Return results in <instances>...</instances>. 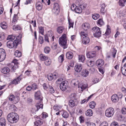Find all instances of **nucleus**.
Segmentation results:
<instances>
[{"label": "nucleus", "mask_w": 126, "mask_h": 126, "mask_svg": "<svg viewBox=\"0 0 126 126\" xmlns=\"http://www.w3.org/2000/svg\"><path fill=\"white\" fill-rule=\"evenodd\" d=\"M90 40L89 38L87 37H83L82 40V43L84 44H88L90 42Z\"/></svg>", "instance_id": "20"}, {"label": "nucleus", "mask_w": 126, "mask_h": 126, "mask_svg": "<svg viewBox=\"0 0 126 126\" xmlns=\"http://www.w3.org/2000/svg\"><path fill=\"white\" fill-rule=\"evenodd\" d=\"M48 89L49 90V92L51 93H53L54 92V90L51 86L50 85L49 86Z\"/></svg>", "instance_id": "54"}, {"label": "nucleus", "mask_w": 126, "mask_h": 126, "mask_svg": "<svg viewBox=\"0 0 126 126\" xmlns=\"http://www.w3.org/2000/svg\"><path fill=\"white\" fill-rule=\"evenodd\" d=\"M40 59L42 61H45L48 58L47 56H46L43 54H41L40 55Z\"/></svg>", "instance_id": "40"}, {"label": "nucleus", "mask_w": 126, "mask_h": 126, "mask_svg": "<svg viewBox=\"0 0 126 126\" xmlns=\"http://www.w3.org/2000/svg\"><path fill=\"white\" fill-rule=\"evenodd\" d=\"M39 32L41 34L44 35V27L42 26H40L38 27Z\"/></svg>", "instance_id": "38"}, {"label": "nucleus", "mask_w": 126, "mask_h": 126, "mask_svg": "<svg viewBox=\"0 0 126 126\" xmlns=\"http://www.w3.org/2000/svg\"><path fill=\"white\" fill-rule=\"evenodd\" d=\"M100 126H108V124L106 121L104 122L101 124Z\"/></svg>", "instance_id": "62"}, {"label": "nucleus", "mask_w": 126, "mask_h": 126, "mask_svg": "<svg viewBox=\"0 0 126 126\" xmlns=\"http://www.w3.org/2000/svg\"><path fill=\"white\" fill-rule=\"evenodd\" d=\"M121 112L122 114H126V108H122L121 110Z\"/></svg>", "instance_id": "63"}, {"label": "nucleus", "mask_w": 126, "mask_h": 126, "mask_svg": "<svg viewBox=\"0 0 126 126\" xmlns=\"http://www.w3.org/2000/svg\"><path fill=\"white\" fill-rule=\"evenodd\" d=\"M18 18V16L17 15H14L12 23L15 22L17 20Z\"/></svg>", "instance_id": "53"}, {"label": "nucleus", "mask_w": 126, "mask_h": 126, "mask_svg": "<svg viewBox=\"0 0 126 126\" xmlns=\"http://www.w3.org/2000/svg\"><path fill=\"white\" fill-rule=\"evenodd\" d=\"M10 71L9 68L7 67H5L2 68L1 70V72L4 74H7Z\"/></svg>", "instance_id": "17"}, {"label": "nucleus", "mask_w": 126, "mask_h": 126, "mask_svg": "<svg viewBox=\"0 0 126 126\" xmlns=\"http://www.w3.org/2000/svg\"><path fill=\"white\" fill-rule=\"evenodd\" d=\"M67 82L66 81H63L62 82L60 85V88L63 91H65L67 87Z\"/></svg>", "instance_id": "11"}, {"label": "nucleus", "mask_w": 126, "mask_h": 126, "mask_svg": "<svg viewBox=\"0 0 126 126\" xmlns=\"http://www.w3.org/2000/svg\"><path fill=\"white\" fill-rule=\"evenodd\" d=\"M61 114L63 117L65 118H67L69 115L68 113L66 111H62Z\"/></svg>", "instance_id": "36"}, {"label": "nucleus", "mask_w": 126, "mask_h": 126, "mask_svg": "<svg viewBox=\"0 0 126 126\" xmlns=\"http://www.w3.org/2000/svg\"><path fill=\"white\" fill-rule=\"evenodd\" d=\"M99 17V15L98 14H95L92 15V18L94 20H96Z\"/></svg>", "instance_id": "48"}, {"label": "nucleus", "mask_w": 126, "mask_h": 126, "mask_svg": "<svg viewBox=\"0 0 126 126\" xmlns=\"http://www.w3.org/2000/svg\"><path fill=\"white\" fill-rule=\"evenodd\" d=\"M42 2L46 4L47 3L48 5H49L50 3V0H42Z\"/></svg>", "instance_id": "59"}, {"label": "nucleus", "mask_w": 126, "mask_h": 126, "mask_svg": "<svg viewBox=\"0 0 126 126\" xmlns=\"http://www.w3.org/2000/svg\"><path fill=\"white\" fill-rule=\"evenodd\" d=\"M111 32L109 28V26L108 25H107V29L105 34L106 35H109Z\"/></svg>", "instance_id": "46"}, {"label": "nucleus", "mask_w": 126, "mask_h": 126, "mask_svg": "<svg viewBox=\"0 0 126 126\" xmlns=\"http://www.w3.org/2000/svg\"><path fill=\"white\" fill-rule=\"evenodd\" d=\"M76 97L77 95L75 93L72 94L70 95V97L71 98L73 99H76Z\"/></svg>", "instance_id": "55"}, {"label": "nucleus", "mask_w": 126, "mask_h": 126, "mask_svg": "<svg viewBox=\"0 0 126 126\" xmlns=\"http://www.w3.org/2000/svg\"><path fill=\"white\" fill-rule=\"evenodd\" d=\"M14 54L16 56L18 57H20L21 55V52L18 50H16L15 51Z\"/></svg>", "instance_id": "41"}, {"label": "nucleus", "mask_w": 126, "mask_h": 126, "mask_svg": "<svg viewBox=\"0 0 126 126\" xmlns=\"http://www.w3.org/2000/svg\"><path fill=\"white\" fill-rule=\"evenodd\" d=\"M9 110L12 111H15L16 110V108L14 104L11 105L9 107Z\"/></svg>", "instance_id": "32"}, {"label": "nucleus", "mask_w": 126, "mask_h": 126, "mask_svg": "<svg viewBox=\"0 0 126 126\" xmlns=\"http://www.w3.org/2000/svg\"><path fill=\"white\" fill-rule=\"evenodd\" d=\"M111 126H119V125L117 122H114L111 124Z\"/></svg>", "instance_id": "64"}, {"label": "nucleus", "mask_w": 126, "mask_h": 126, "mask_svg": "<svg viewBox=\"0 0 126 126\" xmlns=\"http://www.w3.org/2000/svg\"><path fill=\"white\" fill-rule=\"evenodd\" d=\"M39 40L40 44H42L44 41L43 37L41 36H39Z\"/></svg>", "instance_id": "56"}, {"label": "nucleus", "mask_w": 126, "mask_h": 126, "mask_svg": "<svg viewBox=\"0 0 126 126\" xmlns=\"http://www.w3.org/2000/svg\"><path fill=\"white\" fill-rule=\"evenodd\" d=\"M40 102L37 103L36 106L37 108V111L40 108L42 109L43 108V105L42 104V101H40Z\"/></svg>", "instance_id": "30"}, {"label": "nucleus", "mask_w": 126, "mask_h": 126, "mask_svg": "<svg viewBox=\"0 0 126 126\" xmlns=\"http://www.w3.org/2000/svg\"><path fill=\"white\" fill-rule=\"evenodd\" d=\"M93 114V112L92 110L90 109H89L87 110L85 112L86 115L88 116H91Z\"/></svg>", "instance_id": "28"}, {"label": "nucleus", "mask_w": 126, "mask_h": 126, "mask_svg": "<svg viewBox=\"0 0 126 126\" xmlns=\"http://www.w3.org/2000/svg\"><path fill=\"white\" fill-rule=\"evenodd\" d=\"M1 27L3 29H5L7 28V23L5 22H3L1 23Z\"/></svg>", "instance_id": "39"}, {"label": "nucleus", "mask_w": 126, "mask_h": 126, "mask_svg": "<svg viewBox=\"0 0 126 126\" xmlns=\"http://www.w3.org/2000/svg\"><path fill=\"white\" fill-rule=\"evenodd\" d=\"M88 33L87 31H82L80 33V35L81 37H87L86 36L88 35Z\"/></svg>", "instance_id": "33"}, {"label": "nucleus", "mask_w": 126, "mask_h": 126, "mask_svg": "<svg viewBox=\"0 0 126 126\" xmlns=\"http://www.w3.org/2000/svg\"><path fill=\"white\" fill-rule=\"evenodd\" d=\"M77 6H76V5L75 4H72L71 8V10L73 11H75V9L76 8V7Z\"/></svg>", "instance_id": "60"}, {"label": "nucleus", "mask_w": 126, "mask_h": 126, "mask_svg": "<svg viewBox=\"0 0 126 126\" xmlns=\"http://www.w3.org/2000/svg\"><path fill=\"white\" fill-rule=\"evenodd\" d=\"M22 74H21L20 76L16 79L12 81V83L15 84H17L19 83L20 81L22 79V78L21 77L22 76Z\"/></svg>", "instance_id": "12"}, {"label": "nucleus", "mask_w": 126, "mask_h": 126, "mask_svg": "<svg viewBox=\"0 0 126 126\" xmlns=\"http://www.w3.org/2000/svg\"><path fill=\"white\" fill-rule=\"evenodd\" d=\"M45 62V64L47 66H49L50 65L51 63V60L49 58H48L47 59Z\"/></svg>", "instance_id": "35"}, {"label": "nucleus", "mask_w": 126, "mask_h": 126, "mask_svg": "<svg viewBox=\"0 0 126 126\" xmlns=\"http://www.w3.org/2000/svg\"><path fill=\"white\" fill-rule=\"evenodd\" d=\"M6 54L3 48H0V62L3 61L5 59Z\"/></svg>", "instance_id": "9"}, {"label": "nucleus", "mask_w": 126, "mask_h": 126, "mask_svg": "<svg viewBox=\"0 0 126 126\" xmlns=\"http://www.w3.org/2000/svg\"><path fill=\"white\" fill-rule=\"evenodd\" d=\"M15 38V36L13 35H9L8 36L7 38V40H11L13 41L14 40Z\"/></svg>", "instance_id": "42"}, {"label": "nucleus", "mask_w": 126, "mask_h": 126, "mask_svg": "<svg viewBox=\"0 0 126 126\" xmlns=\"http://www.w3.org/2000/svg\"><path fill=\"white\" fill-rule=\"evenodd\" d=\"M104 63V61L102 59H99L97 60L96 62V65L99 67H101L103 65Z\"/></svg>", "instance_id": "15"}, {"label": "nucleus", "mask_w": 126, "mask_h": 126, "mask_svg": "<svg viewBox=\"0 0 126 126\" xmlns=\"http://www.w3.org/2000/svg\"><path fill=\"white\" fill-rule=\"evenodd\" d=\"M73 56L72 53L70 52H67L66 54V57L68 59H71L73 57Z\"/></svg>", "instance_id": "27"}, {"label": "nucleus", "mask_w": 126, "mask_h": 126, "mask_svg": "<svg viewBox=\"0 0 126 126\" xmlns=\"http://www.w3.org/2000/svg\"><path fill=\"white\" fill-rule=\"evenodd\" d=\"M68 105L70 107L73 108L75 106L76 104L73 100L70 99L69 101Z\"/></svg>", "instance_id": "25"}, {"label": "nucleus", "mask_w": 126, "mask_h": 126, "mask_svg": "<svg viewBox=\"0 0 126 126\" xmlns=\"http://www.w3.org/2000/svg\"><path fill=\"white\" fill-rule=\"evenodd\" d=\"M75 71L77 72H80L82 69V67L80 65H76L74 67Z\"/></svg>", "instance_id": "24"}, {"label": "nucleus", "mask_w": 126, "mask_h": 126, "mask_svg": "<svg viewBox=\"0 0 126 126\" xmlns=\"http://www.w3.org/2000/svg\"><path fill=\"white\" fill-rule=\"evenodd\" d=\"M121 71L123 75L126 76V63L124 66V67H122Z\"/></svg>", "instance_id": "31"}, {"label": "nucleus", "mask_w": 126, "mask_h": 126, "mask_svg": "<svg viewBox=\"0 0 126 126\" xmlns=\"http://www.w3.org/2000/svg\"><path fill=\"white\" fill-rule=\"evenodd\" d=\"M89 27L90 25L88 23H85L82 25V28L84 30V31H87L89 29Z\"/></svg>", "instance_id": "23"}, {"label": "nucleus", "mask_w": 126, "mask_h": 126, "mask_svg": "<svg viewBox=\"0 0 126 126\" xmlns=\"http://www.w3.org/2000/svg\"><path fill=\"white\" fill-rule=\"evenodd\" d=\"M87 86V84L83 83L82 82H79L78 84V87L79 92H82L83 90L86 89Z\"/></svg>", "instance_id": "8"}, {"label": "nucleus", "mask_w": 126, "mask_h": 126, "mask_svg": "<svg viewBox=\"0 0 126 126\" xmlns=\"http://www.w3.org/2000/svg\"><path fill=\"white\" fill-rule=\"evenodd\" d=\"M5 120L4 118H1L0 119V126H5L6 124Z\"/></svg>", "instance_id": "26"}, {"label": "nucleus", "mask_w": 126, "mask_h": 126, "mask_svg": "<svg viewBox=\"0 0 126 126\" xmlns=\"http://www.w3.org/2000/svg\"><path fill=\"white\" fill-rule=\"evenodd\" d=\"M50 50V48L49 47H46L44 48V51L46 53H48Z\"/></svg>", "instance_id": "49"}, {"label": "nucleus", "mask_w": 126, "mask_h": 126, "mask_svg": "<svg viewBox=\"0 0 126 126\" xmlns=\"http://www.w3.org/2000/svg\"><path fill=\"white\" fill-rule=\"evenodd\" d=\"M53 32L51 31H48L47 32V36L50 38L51 41H53L54 40V36L53 35Z\"/></svg>", "instance_id": "18"}, {"label": "nucleus", "mask_w": 126, "mask_h": 126, "mask_svg": "<svg viewBox=\"0 0 126 126\" xmlns=\"http://www.w3.org/2000/svg\"><path fill=\"white\" fill-rule=\"evenodd\" d=\"M111 100L113 102H117L119 100V98L117 95L116 94H114L111 97Z\"/></svg>", "instance_id": "19"}, {"label": "nucleus", "mask_w": 126, "mask_h": 126, "mask_svg": "<svg viewBox=\"0 0 126 126\" xmlns=\"http://www.w3.org/2000/svg\"><path fill=\"white\" fill-rule=\"evenodd\" d=\"M64 56L63 55H62L59 57L58 61L59 62L62 63L63 61L64 60Z\"/></svg>", "instance_id": "50"}, {"label": "nucleus", "mask_w": 126, "mask_h": 126, "mask_svg": "<svg viewBox=\"0 0 126 126\" xmlns=\"http://www.w3.org/2000/svg\"><path fill=\"white\" fill-rule=\"evenodd\" d=\"M59 43L64 49L66 48L67 47V40L65 34H63L61 37L59 38Z\"/></svg>", "instance_id": "2"}, {"label": "nucleus", "mask_w": 126, "mask_h": 126, "mask_svg": "<svg viewBox=\"0 0 126 126\" xmlns=\"http://www.w3.org/2000/svg\"><path fill=\"white\" fill-rule=\"evenodd\" d=\"M9 64L13 66L12 68V71L15 72L16 69L18 68V66L17 64H13L12 63H10L8 64V66H9Z\"/></svg>", "instance_id": "29"}, {"label": "nucleus", "mask_w": 126, "mask_h": 126, "mask_svg": "<svg viewBox=\"0 0 126 126\" xmlns=\"http://www.w3.org/2000/svg\"><path fill=\"white\" fill-rule=\"evenodd\" d=\"M114 112V109L111 107H110L105 111V114L106 116L107 117H110L113 115Z\"/></svg>", "instance_id": "5"}, {"label": "nucleus", "mask_w": 126, "mask_h": 126, "mask_svg": "<svg viewBox=\"0 0 126 126\" xmlns=\"http://www.w3.org/2000/svg\"><path fill=\"white\" fill-rule=\"evenodd\" d=\"M87 63L88 65L90 66H93L94 65V62L91 61L88 62Z\"/></svg>", "instance_id": "61"}, {"label": "nucleus", "mask_w": 126, "mask_h": 126, "mask_svg": "<svg viewBox=\"0 0 126 126\" xmlns=\"http://www.w3.org/2000/svg\"><path fill=\"white\" fill-rule=\"evenodd\" d=\"M77 80L74 79L72 80L71 81V84L74 85H76L79 84Z\"/></svg>", "instance_id": "52"}, {"label": "nucleus", "mask_w": 126, "mask_h": 126, "mask_svg": "<svg viewBox=\"0 0 126 126\" xmlns=\"http://www.w3.org/2000/svg\"><path fill=\"white\" fill-rule=\"evenodd\" d=\"M15 40L14 41L10 40L8 41L7 43V47L10 48H11L14 47H16L18 43L20 42V40L19 39Z\"/></svg>", "instance_id": "3"}, {"label": "nucleus", "mask_w": 126, "mask_h": 126, "mask_svg": "<svg viewBox=\"0 0 126 126\" xmlns=\"http://www.w3.org/2000/svg\"><path fill=\"white\" fill-rule=\"evenodd\" d=\"M89 74V72L87 69L83 70L81 73V75L83 77H87Z\"/></svg>", "instance_id": "14"}, {"label": "nucleus", "mask_w": 126, "mask_h": 126, "mask_svg": "<svg viewBox=\"0 0 126 126\" xmlns=\"http://www.w3.org/2000/svg\"><path fill=\"white\" fill-rule=\"evenodd\" d=\"M9 100L12 102L14 104H16L19 102V98L18 96H14L13 94H10L8 97Z\"/></svg>", "instance_id": "4"}, {"label": "nucleus", "mask_w": 126, "mask_h": 126, "mask_svg": "<svg viewBox=\"0 0 126 126\" xmlns=\"http://www.w3.org/2000/svg\"><path fill=\"white\" fill-rule=\"evenodd\" d=\"M92 30L94 32V36L96 37H100L101 36V32L100 28L98 27H95L93 28Z\"/></svg>", "instance_id": "6"}, {"label": "nucleus", "mask_w": 126, "mask_h": 126, "mask_svg": "<svg viewBox=\"0 0 126 126\" xmlns=\"http://www.w3.org/2000/svg\"><path fill=\"white\" fill-rule=\"evenodd\" d=\"M13 29L15 31L18 30L20 29V27L18 25L14 26L13 27Z\"/></svg>", "instance_id": "57"}, {"label": "nucleus", "mask_w": 126, "mask_h": 126, "mask_svg": "<svg viewBox=\"0 0 126 126\" xmlns=\"http://www.w3.org/2000/svg\"><path fill=\"white\" fill-rule=\"evenodd\" d=\"M64 29L65 28L63 26H60L57 29V32L59 33H62Z\"/></svg>", "instance_id": "22"}, {"label": "nucleus", "mask_w": 126, "mask_h": 126, "mask_svg": "<svg viewBox=\"0 0 126 126\" xmlns=\"http://www.w3.org/2000/svg\"><path fill=\"white\" fill-rule=\"evenodd\" d=\"M47 78L48 80L51 81L54 78V75L52 74H49L47 75Z\"/></svg>", "instance_id": "43"}, {"label": "nucleus", "mask_w": 126, "mask_h": 126, "mask_svg": "<svg viewBox=\"0 0 126 126\" xmlns=\"http://www.w3.org/2000/svg\"><path fill=\"white\" fill-rule=\"evenodd\" d=\"M34 98L35 99L41 101L42 100V94L40 91L35 92L34 93Z\"/></svg>", "instance_id": "7"}, {"label": "nucleus", "mask_w": 126, "mask_h": 126, "mask_svg": "<svg viewBox=\"0 0 126 126\" xmlns=\"http://www.w3.org/2000/svg\"><path fill=\"white\" fill-rule=\"evenodd\" d=\"M52 11L55 14H58L59 13L60 11V7L58 4L57 3L54 4Z\"/></svg>", "instance_id": "10"}, {"label": "nucleus", "mask_w": 126, "mask_h": 126, "mask_svg": "<svg viewBox=\"0 0 126 126\" xmlns=\"http://www.w3.org/2000/svg\"><path fill=\"white\" fill-rule=\"evenodd\" d=\"M19 119V116L16 113L11 112L9 114L7 117V120L9 122L12 124L16 123Z\"/></svg>", "instance_id": "1"}, {"label": "nucleus", "mask_w": 126, "mask_h": 126, "mask_svg": "<svg viewBox=\"0 0 126 126\" xmlns=\"http://www.w3.org/2000/svg\"><path fill=\"white\" fill-rule=\"evenodd\" d=\"M43 5L42 3L40 2H38L36 3V9L38 11L41 10L42 8Z\"/></svg>", "instance_id": "16"}, {"label": "nucleus", "mask_w": 126, "mask_h": 126, "mask_svg": "<svg viewBox=\"0 0 126 126\" xmlns=\"http://www.w3.org/2000/svg\"><path fill=\"white\" fill-rule=\"evenodd\" d=\"M78 58L79 62H83L85 59V56L82 55H79Z\"/></svg>", "instance_id": "37"}, {"label": "nucleus", "mask_w": 126, "mask_h": 126, "mask_svg": "<svg viewBox=\"0 0 126 126\" xmlns=\"http://www.w3.org/2000/svg\"><path fill=\"white\" fill-rule=\"evenodd\" d=\"M97 23L99 26L100 27L103 26L104 24V23L102 19H99L98 20Z\"/></svg>", "instance_id": "34"}, {"label": "nucleus", "mask_w": 126, "mask_h": 126, "mask_svg": "<svg viewBox=\"0 0 126 126\" xmlns=\"http://www.w3.org/2000/svg\"><path fill=\"white\" fill-rule=\"evenodd\" d=\"M31 87L32 90H36L37 88V85L35 83L32 84Z\"/></svg>", "instance_id": "58"}, {"label": "nucleus", "mask_w": 126, "mask_h": 126, "mask_svg": "<svg viewBox=\"0 0 126 126\" xmlns=\"http://www.w3.org/2000/svg\"><path fill=\"white\" fill-rule=\"evenodd\" d=\"M75 12L77 13H80L82 12V9L80 7H77L75 9Z\"/></svg>", "instance_id": "44"}, {"label": "nucleus", "mask_w": 126, "mask_h": 126, "mask_svg": "<svg viewBox=\"0 0 126 126\" xmlns=\"http://www.w3.org/2000/svg\"><path fill=\"white\" fill-rule=\"evenodd\" d=\"M87 126H95V124L93 123H91L89 122H87L85 123Z\"/></svg>", "instance_id": "51"}, {"label": "nucleus", "mask_w": 126, "mask_h": 126, "mask_svg": "<svg viewBox=\"0 0 126 126\" xmlns=\"http://www.w3.org/2000/svg\"><path fill=\"white\" fill-rule=\"evenodd\" d=\"M96 55L95 52V51L89 52L86 54V56L88 58H92L94 57Z\"/></svg>", "instance_id": "13"}, {"label": "nucleus", "mask_w": 126, "mask_h": 126, "mask_svg": "<svg viewBox=\"0 0 126 126\" xmlns=\"http://www.w3.org/2000/svg\"><path fill=\"white\" fill-rule=\"evenodd\" d=\"M42 124V120L40 119H39L38 120L36 119V121L34 122V124L36 126H40Z\"/></svg>", "instance_id": "21"}, {"label": "nucleus", "mask_w": 126, "mask_h": 126, "mask_svg": "<svg viewBox=\"0 0 126 126\" xmlns=\"http://www.w3.org/2000/svg\"><path fill=\"white\" fill-rule=\"evenodd\" d=\"M126 2V0H119V4L120 6H124Z\"/></svg>", "instance_id": "47"}, {"label": "nucleus", "mask_w": 126, "mask_h": 126, "mask_svg": "<svg viewBox=\"0 0 126 126\" xmlns=\"http://www.w3.org/2000/svg\"><path fill=\"white\" fill-rule=\"evenodd\" d=\"M96 105L95 103L94 102L92 101L90 102L89 104L90 107L91 109L94 108Z\"/></svg>", "instance_id": "45"}]
</instances>
